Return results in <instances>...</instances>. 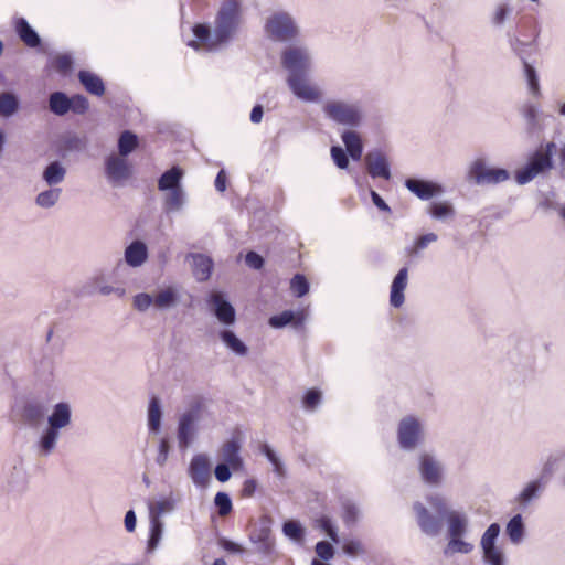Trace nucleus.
<instances>
[{"label":"nucleus","instance_id":"nucleus-1","mask_svg":"<svg viewBox=\"0 0 565 565\" xmlns=\"http://www.w3.org/2000/svg\"><path fill=\"white\" fill-rule=\"evenodd\" d=\"M280 63L288 72L286 82L295 97L305 103L322 100V90L308 77L312 68V54L308 46L299 44L285 47Z\"/></svg>","mask_w":565,"mask_h":565},{"label":"nucleus","instance_id":"nucleus-2","mask_svg":"<svg viewBox=\"0 0 565 565\" xmlns=\"http://www.w3.org/2000/svg\"><path fill=\"white\" fill-rule=\"evenodd\" d=\"M242 21L238 0H224L217 11L213 30L205 24L193 28L194 40L189 45L196 51H214L227 44L235 35Z\"/></svg>","mask_w":565,"mask_h":565},{"label":"nucleus","instance_id":"nucleus-3","mask_svg":"<svg viewBox=\"0 0 565 565\" xmlns=\"http://www.w3.org/2000/svg\"><path fill=\"white\" fill-rule=\"evenodd\" d=\"M72 424V407L66 402H60L53 406L47 416V426L40 434L34 447L36 455L45 458L52 455L57 446L61 431Z\"/></svg>","mask_w":565,"mask_h":565},{"label":"nucleus","instance_id":"nucleus-4","mask_svg":"<svg viewBox=\"0 0 565 565\" xmlns=\"http://www.w3.org/2000/svg\"><path fill=\"white\" fill-rule=\"evenodd\" d=\"M324 117L337 125L358 128L364 121V111L360 102H350L340 98L328 99L322 105Z\"/></svg>","mask_w":565,"mask_h":565},{"label":"nucleus","instance_id":"nucleus-5","mask_svg":"<svg viewBox=\"0 0 565 565\" xmlns=\"http://www.w3.org/2000/svg\"><path fill=\"white\" fill-rule=\"evenodd\" d=\"M128 269L122 260H118L109 270H99L95 273L88 280V285L93 290L102 296L114 295L118 298L126 296L125 280Z\"/></svg>","mask_w":565,"mask_h":565},{"label":"nucleus","instance_id":"nucleus-6","mask_svg":"<svg viewBox=\"0 0 565 565\" xmlns=\"http://www.w3.org/2000/svg\"><path fill=\"white\" fill-rule=\"evenodd\" d=\"M556 150L554 142H548L544 150L536 151L526 166L519 169L515 173V181L523 185L531 182L541 173L550 170L553 166L552 157Z\"/></svg>","mask_w":565,"mask_h":565},{"label":"nucleus","instance_id":"nucleus-7","mask_svg":"<svg viewBox=\"0 0 565 565\" xmlns=\"http://www.w3.org/2000/svg\"><path fill=\"white\" fill-rule=\"evenodd\" d=\"M266 35L277 42H289L299 35V28L287 12H275L265 23Z\"/></svg>","mask_w":565,"mask_h":565},{"label":"nucleus","instance_id":"nucleus-8","mask_svg":"<svg viewBox=\"0 0 565 565\" xmlns=\"http://www.w3.org/2000/svg\"><path fill=\"white\" fill-rule=\"evenodd\" d=\"M201 417L202 406L200 403L193 404L179 417L178 441L181 449H186L194 440Z\"/></svg>","mask_w":565,"mask_h":565},{"label":"nucleus","instance_id":"nucleus-9","mask_svg":"<svg viewBox=\"0 0 565 565\" xmlns=\"http://www.w3.org/2000/svg\"><path fill=\"white\" fill-rule=\"evenodd\" d=\"M501 527L498 523H492L483 532L480 539V547L482 551V558L488 565H504L505 556L502 547L497 542L500 535Z\"/></svg>","mask_w":565,"mask_h":565},{"label":"nucleus","instance_id":"nucleus-10","mask_svg":"<svg viewBox=\"0 0 565 565\" xmlns=\"http://www.w3.org/2000/svg\"><path fill=\"white\" fill-rule=\"evenodd\" d=\"M468 174L477 184H498L510 178L505 169L488 167L483 159L475 160L469 167Z\"/></svg>","mask_w":565,"mask_h":565},{"label":"nucleus","instance_id":"nucleus-11","mask_svg":"<svg viewBox=\"0 0 565 565\" xmlns=\"http://www.w3.org/2000/svg\"><path fill=\"white\" fill-rule=\"evenodd\" d=\"M418 471L427 484L439 486L444 480V463L430 452H422L418 456Z\"/></svg>","mask_w":565,"mask_h":565},{"label":"nucleus","instance_id":"nucleus-12","mask_svg":"<svg viewBox=\"0 0 565 565\" xmlns=\"http://www.w3.org/2000/svg\"><path fill=\"white\" fill-rule=\"evenodd\" d=\"M422 437L423 426L417 418L407 416L399 422L398 441L403 449H414Z\"/></svg>","mask_w":565,"mask_h":565},{"label":"nucleus","instance_id":"nucleus-13","mask_svg":"<svg viewBox=\"0 0 565 565\" xmlns=\"http://www.w3.org/2000/svg\"><path fill=\"white\" fill-rule=\"evenodd\" d=\"M46 413V403L39 398H28L19 407L21 420L31 427L40 425L44 420Z\"/></svg>","mask_w":565,"mask_h":565},{"label":"nucleus","instance_id":"nucleus-14","mask_svg":"<svg viewBox=\"0 0 565 565\" xmlns=\"http://www.w3.org/2000/svg\"><path fill=\"white\" fill-rule=\"evenodd\" d=\"M188 475L196 487L206 488L211 481L209 457L205 454L193 456L188 468Z\"/></svg>","mask_w":565,"mask_h":565},{"label":"nucleus","instance_id":"nucleus-15","mask_svg":"<svg viewBox=\"0 0 565 565\" xmlns=\"http://www.w3.org/2000/svg\"><path fill=\"white\" fill-rule=\"evenodd\" d=\"M216 319L225 324L233 326L236 321V311L234 307L225 299L224 295L220 291L211 292L207 300Z\"/></svg>","mask_w":565,"mask_h":565},{"label":"nucleus","instance_id":"nucleus-16","mask_svg":"<svg viewBox=\"0 0 565 565\" xmlns=\"http://www.w3.org/2000/svg\"><path fill=\"white\" fill-rule=\"evenodd\" d=\"M365 166L372 178L391 179L390 162L381 150H372L365 156Z\"/></svg>","mask_w":565,"mask_h":565},{"label":"nucleus","instance_id":"nucleus-17","mask_svg":"<svg viewBox=\"0 0 565 565\" xmlns=\"http://www.w3.org/2000/svg\"><path fill=\"white\" fill-rule=\"evenodd\" d=\"M416 520L422 532L428 536H437L441 530V519L429 513L420 502L414 503Z\"/></svg>","mask_w":565,"mask_h":565},{"label":"nucleus","instance_id":"nucleus-18","mask_svg":"<svg viewBox=\"0 0 565 565\" xmlns=\"http://www.w3.org/2000/svg\"><path fill=\"white\" fill-rule=\"evenodd\" d=\"M148 247L142 241L131 242L124 252V265L127 267L139 268L148 260Z\"/></svg>","mask_w":565,"mask_h":565},{"label":"nucleus","instance_id":"nucleus-19","mask_svg":"<svg viewBox=\"0 0 565 565\" xmlns=\"http://www.w3.org/2000/svg\"><path fill=\"white\" fill-rule=\"evenodd\" d=\"M130 170L127 160L124 157L110 156L106 161V174L114 184H119L127 180Z\"/></svg>","mask_w":565,"mask_h":565},{"label":"nucleus","instance_id":"nucleus-20","mask_svg":"<svg viewBox=\"0 0 565 565\" xmlns=\"http://www.w3.org/2000/svg\"><path fill=\"white\" fill-rule=\"evenodd\" d=\"M405 185L420 200H429L444 192L439 184L425 180L407 179Z\"/></svg>","mask_w":565,"mask_h":565},{"label":"nucleus","instance_id":"nucleus-21","mask_svg":"<svg viewBox=\"0 0 565 565\" xmlns=\"http://www.w3.org/2000/svg\"><path fill=\"white\" fill-rule=\"evenodd\" d=\"M220 457L223 463L231 466L232 470L238 471L244 467V461L241 456V445L236 439L227 440L220 449Z\"/></svg>","mask_w":565,"mask_h":565},{"label":"nucleus","instance_id":"nucleus-22","mask_svg":"<svg viewBox=\"0 0 565 565\" xmlns=\"http://www.w3.org/2000/svg\"><path fill=\"white\" fill-rule=\"evenodd\" d=\"M193 276L198 281H205L210 278L213 268L211 257L203 254H190L188 256Z\"/></svg>","mask_w":565,"mask_h":565},{"label":"nucleus","instance_id":"nucleus-23","mask_svg":"<svg viewBox=\"0 0 565 565\" xmlns=\"http://www.w3.org/2000/svg\"><path fill=\"white\" fill-rule=\"evenodd\" d=\"M407 280L408 269L404 267L398 270L391 286L390 303L395 308H399L404 303V291L407 287Z\"/></svg>","mask_w":565,"mask_h":565},{"label":"nucleus","instance_id":"nucleus-24","mask_svg":"<svg viewBox=\"0 0 565 565\" xmlns=\"http://www.w3.org/2000/svg\"><path fill=\"white\" fill-rule=\"evenodd\" d=\"M449 536H463L468 531L469 520L463 512L450 510L446 513Z\"/></svg>","mask_w":565,"mask_h":565},{"label":"nucleus","instance_id":"nucleus-25","mask_svg":"<svg viewBox=\"0 0 565 565\" xmlns=\"http://www.w3.org/2000/svg\"><path fill=\"white\" fill-rule=\"evenodd\" d=\"M179 290L174 286L161 288L154 296V307L158 310H169L174 308L179 302Z\"/></svg>","mask_w":565,"mask_h":565},{"label":"nucleus","instance_id":"nucleus-26","mask_svg":"<svg viewBox=\"0 0 565 565\" xmlns=\"http://www.w3.org/2000/svg\"><path fill=\"white\" fill-rule=\"evenodd\" d=\"M353 129L354 128L344 130L341 134V139L343 145L345 146L349 156L353 160H360L363 152L362 139L361 136Z\"/></svg>","mask_w":565,"mask_h":565},{"label":"nucleus","instance_id":"nucleus-27","mask_svg":"<svg viewBox=\"0 0 565 565\" xmlns=\"http://www.w3.org/2000/svg\"><path fill=\"white\" fill-rule=\"evenodd\" d=\"M545 482L542 481L540 478L530 481L518 494V497L515 498V502L521 508H526L533 500L540 497V492Z\"/></svg>","mask_w":565,"mask_h":565},{"label":"nucleus","instance_id":"nucleus-28","mask_svg":"<svg viewBox=\"0 0 565 565\" xmlns=\"http://www.w3.org/2000/svg\"><path fill=\"white\" fill-rule=\"evenodd\" d=\"M305 321V315L302 311H291L285 310L279 315L273 316L269 318V326L276 329L282 328L287 324H292L294 327H299Z\"/></svg>","mask_w":565,"mask_h":565},{"label":"nucleus","instance_id":"nucleus-29","mask_svg":"<svg viewBox=\"0 0 565 565\" xmlns=\"http://www.w3.org/2000/svg\"><path fill=\"white\" fill-rule=\"evenodd\" d=\"M223 344L238 356H245L248 353L247 345L231 330L224 329L218 332Z\"/></svg>","mask_w":565,"mask_h":565},{"label":"nucleus","instance_id":"nucleus-30","mask_svg":"<svg viewBox=\"0 0 565 565\" xmlns=\"http://www.w3.org/2000/svg\"><path fill=\"white\" fill-rule=\"evenodd\" d=\"M183 177V171L179 167H172L170 170L166 171L158 181V189L160 191H170L181 186V180Z\"/></svg>","mask_w":565,"mask_h":565},{"label":"nucleus","instance_id":"nucleus-31","mask_svg":"<svg viewBox=\"0 0 565 565\" xmlns=\"http://www.w3.org/2000/svg\"><path fill=\"white\" fill-rule=\"evenodd\" d=\"M66 175V168L60 161H53L43 170L42 179L49 186L62 183Z\"/></svg>","mask_w":565,"mask_h":565},{"label":"nucleus","instance_id":"nucleus-32","mask_svg":"<svg viewBox=\"0 0 565 565\" xmlns=\"http://www.w3.org/2000/svg\"><path fill=\"white\" fill-rule=\"evenodd\" d=\"M78 79L85 89L96 96H102L105 92V86L99 76L88 71H81Z\"/></svg>","mask_w":565,"mask_h":565},{"label":"nucleus","instance_id":"nucleus-33","mask_svg":"<svg viewBox=\"0 0 565 565\" xmlns=\"http://www.w3.org/2000/svg\"><path fill=\"white\" fill-rule=\"evenodd\" d=\"M15 31L20 39L30 47H36L41 42L39 34L23 18L17 20Z\"/></svg>","mask_w":565,"mask_h":565},{"label":"nucleus","instance_id":"nucleus-34","mask_svg":"<svg viewBox=\"0 0 565 565\" xmlns=\"http://www.w3.org/2000/svg\"><path fill=\"white\" fill-rule=\"evenodd\" d=\"M505 533L511 543L519 545L525 536V526L521 514L514 515L507 524Z\"/></svg>","mask_w":565,"mask_h":565},{"label":"nucleus","instance_id":"nucleus-35","mask_svg":"<svg viewBox=\"0 0 565 565\" xmlns=\"http://www.w3.org/2000/svg\"><path fill=\"white\" fill-rule=\"evenodd\" d=\"M162 409L160 399L153 396L148 405V427L151 433H159L161 428Z\"/></svg>","mask_w":565,"mask_h":565},{"label":"nucleus","instance_id":"nucleus-36","mask_svg":"<svg viewBox=\"0 0 565 565\" xmlns=\"http://www.w3.org/2000/svg\"><path fill=\"white\" fill-rule=\"evenodd\" d=\"M473 551V544L467 542L462 536H449V541L444 548V555L449 557L455 554H469Z\"/></svg>","mask_w":565,"mask_h":565},{"label":"nucleus","instance_id":"nucleus-37","mask_svg":"<svg viewBox=\"0 0 565 565\" xmlns=\"http://www.w3.org/2000/svg\"><path fill=\"white\" fill-rule=\"evenodd\" d=\"M49 108L56 116H64L70 111V97L63 92H54L49 97Z\"/></svg>","mask_w":565,"mask_h":565},{"label":"nucleus","instance_id":"nucleus-38","mask_svg":"<svg viewBox=\"0 0 565 565\" xmlns=\"http://www.w3.org/2000/svg\"><path fill=\"white\" fill-rule=\"evenodd\" d=\"M150 519L160 520V518L175 508V500L172 497L164 498L158 501L149 502Z\"/></svg>","mask_w":565,"mask_h":565},{"label":"nucleus","instance_id":"nucleus-39","mask_svg":"<svg viewBox=\"0 0 565 565\" xmlns=\"http://www.w3.org/2000/svg\"><path fill=\"white\" fill-rule=\"evenodd\" d=\"M185 202V193L183 188L170 190L164 199V206L168 212L180 211Z\"/></svg>","mask_w":565,"mask_h":565},{"label":"nucleus","instance_id":"nucleus-40","mask_svg":"<svg viewBox=\"0 0 565 565\" xmlns=\"http://www.w3.org/2000/svg\"><path fill=\"white\" fill-rule=\"evenodd\" d=\"M61 196V189L52 188L40 192L35 198V203L42 209H50L54 206Z\"/></svg>","mask_w":565,"mask_h":565},{"label":"nucleus","instance_id":"nucleus-41","mask_svg":"<svg viewBox=\"0 0 565 565\" xmlns=\"http://www.w3.org/2000/svg\"><path fill=\"white\" fill-rule=\"evenodd\" d=\"M138 146V138L129 130L124 131L118 140V150L121 157L131 153Z\"/></svg>","mask_w":565,"mask_h":565},{"label":"nucleus","instance_id":"nucleus-42","mask_svg":"<svg viewBox=\"0 0 565 565\" xmlns=\"http://www.w3.org/2000/svg\"><path fill=\"white\" fill-rule=\"evenodd\" d=\"M18 109V99L11 93L0 95V114L4 117L13 115Z\"/></svg>","mask_w":565,"mask_h":565},{"label":"nucleus","instance_id":"nucleus-43","mask_svg":"<svg viewBox=\"0 0 565 565\" xmlns=\"http://www.w3.org/2000/svg\"><path fill=\"white\" fill-rule=\"evenodd\" d=\"M428 212L436 220H445L455 215V210L448 202L433 203Z\"/></svg>","mask_w":565,"mask_h":565},{"label":"nucleus","instance_id":"nucleus-44","mask_svg":"<svg viewBox=\"0 0 565 565\" xmlns=\"http://www.w3.org/2000/svg\"><path fill=\"white\" fill-rule=\"evenodd\" d=\"M151 523V534L148 541V551L152 552L159 545L162 533H163V523L160 520L150 519Z\"/></svg>","mask_w":565,"mask_h":565},{"label":"nucleus","instance_id":"nucleus-45","mask_svg":"<svg viewBox=\"0 0 565 565\" xmlns=\"http://www.w3.org/2000/svg\"><path fill=\"white\" fill-rule=\"evenodd\" d=\"M561 456L550 455L543 463L540 479L546 483V481L554 475L558 468Z\"/></svg>","mask_w":565,"mask_h":565},{"label":"nucleus","instance_id":"nucleus-46","mask_svg":"<svg viewBox=\"0 0 565 565\" xmlns=\"http://www.w3.org/2000/svg\"><path fill=\"white\" fill-rule=\"evenodd\" d=\"M282 532L286 536L294 541H301L303 539V527L297 521H287L282 525Z\"/></svg>","mask_w":565,"mask_h":565},{"label":"nucleus","instance_id":"nucleus-47","mask_svg":"<svg viewBox=\"0 0 565 565\" xmlns=\"http://www.w3.org/2000/svg\"><path fill=\"white\" fill-rule=\"evenodd\" d=\"M214 504L217 508L220 516H226L232 511V500L225 492H217L214 498Z\"/></svg>","mask_w":565,"mask_h":565},{"label":"nucleus","instance_id":"nucleus-48","mask_svg":"<svg viewBox=\"0 0 565 565\" xmlns=\"http://www.w3.org/2000/svg\"><path fill=\"white\" fill-rule=\"evenodd\" d=\"M262 452L266 456V458L273 465L274 471L279 477H282L285 475L284 463L281 462L280 458L276 455V452L270 448V446L265 444L262 447Z\"/></svg>","mask_w":565,"mask_h":565},{"label":"nucleus","instance_id":"nucleus-49","mask_svg":"<svg viewBox=\"0 0 565 565\" xmlns=\"http://www.w3.org/2000/svg\"><path fill=\"white\" fill-rule=\"evenodd\" d=\"M523 66L529 88L533 95L537 96L540 94V84L536 72L526 61H523Z\"/></svg>","mask_w":565,"mask_h":565},{"label":"nucleus","instance_id":"nucleus-50","mask_svg":"<svg viewBox=\"0 0 565 565\" xmlns=\"http://www.w3.org/2000/svg\"><path fill=\"white\" fill-rule=\"evenodd\" d=\"M290 289L297 297H303L309 291V284L303 275L297 274L290 282Z\"/></svg>","mask_w":565,"mask_h":565},{"label":"nucleus","instance_id":"nucleus-51","mask_svg":"<svg viewBox=\"0 0 565 565\" xmlns=\"http://www.w3.org/2000/svg\"><path fill=\"white\" fill-rule=\"evenodd\" d=\"M132 306L136 310L145 312L154 306L153 296L147 292L137 294L132 299Z\"/></svg>","mask_w":565,"mask_h":565},{"label":"nucleus","instance_id":"nucleus-52","mask_svg":"<svg viewBox=\"0 0 565 565\" xmlns=\"http://www.w3.org/2000/svg\"><path fill=\"white\" fill-rule=\"evenodd\" d=\"M360 511L351 501L343 502V521L347 525L355 523L359 519Z\"/></svg>","mask_w":565,"mask_h":565},{"label":"nucleus","instance_id":"nucleus-53","mask_svg":"<svg viewBox=\"0 0 565 565\" xmlns=\"http://www.w3.org/2000/svg\"><path fill=\"white\" fill-rule=\"evenodd\" d=\"M330 152L331 158L338 168L347 169L349 167V158L344 149H342L340 146H333L331 147Z\"/></svg>","mask_w":565,"mask_h":565},{"label":"nucleus","instance_id":"nucleus-54","mask_svg":"<svg viewBox=\"0 0 565 565\" xmlns=\"http://www.w3.org/2000/svg\"><path fill=\"white\" fill-rule=\"evenodd\" d=\"M88 109V99L83 95H74L70 97V110L75 114H85Z\"/></svg>","mask_w":565,"mask_h":565},{"label":"nucleus","instance_id":"nucleus-55","mask_svg":"<svg viewBox=\"0 0 565 565\" xmlns=\"http://www.w3.org/2000/svg\"><path fill=\"white\" fill-rule=\"evenodd\" d=\"M437 239L438 236L435 233H427L425 235L419 236L414 244L412 253H419L420 250L425 249L430 243H435Z\"/></svg>","mask_w":565,"mask_h":565},{"label":"nucleus","instance_id":"nucleus-56","mask_svg":"<svg viewBox=\"0 0 565 565\" xmlns=\"http://www.w3.org/2000/svg\"><path fill=\"white\" fill-rule=\"evenodd\" d=\"M169 451H170L169 440L167 438H161L159 441L158 455L156 457V462L158 466L163 467L167 463L168 457H169Z\"/></svg>","mask_w":565,"mask_h":565},{"label":"nucleus","instance_id":"nucleus-57","mask_svg":"<svg viewBox=\"0 0 565 565\" xmlns=\"http://www.w3.org/2000/svg\"><path fill=\"white\" fill-rule=\"evenodd\" d=\"M56 71L66 74L72 70L73 60L67 54L57 55L53 63Z\"/></svg>","mask_w":565,"mask_h":565},{"label":"nucleus","instance_id":"nucleus-58","mask_svg":"<svg viewBox=\"0 0 565 565\" xmlns=\"http://www.w3.org/2000/svg\"><path fill=\"white\" fill-rule=\"evenodd\" d=\"M321 402V393L317 390H309L303 397V406L313 411Z\"/></svg>","mask_w":565,"mask_h":565},{"label":"nucleus","instance_id":"nucleus-59","mask_svg":"<svg viewBox=\"0 0 565 565\" xmlns=\"http://www.w3.org/2000/svg\"><path fill=\"white\" fill-rule=\"evenodd\" d=\"M511 9L507 4H499L492 14L491 21L494 25H502L510 14Z\"/></svg>","mask_w":565,"mask_h":565},{"label":"nucleus","instance_id":"nucleus-60","mask_svg":"<svg viewBox=\"0 0 565 565\" xmlns=\"http://www.w3.org/2000/svg\"><path fill=\"white\" fill-rule=\"evenodd\" d=\"M316 553L320 558L329 561L333 557L334 550L330 543L320 541L316 544Z\"/></svg>","mask_w":565,"mask_h":565},{"label":"nucleus","instance_id":"nucleus-61","mask_svg":"<svg viewBox=\"0 0 565 565\" xmlns=\"http://www.w3.org/2000/svg\"><path fill=\"white\" fill-rule=\"evenodd\" d=\"M429 505L440 515H444L446 516V513L448 512L447 511V507H446V502H445V499L438 494H435V495H430L428 497L427 499Z\"/></svg>","mask_w":565,"mask_h":565},{"label":"nucleus","instance_id":"nucleus-62","mask_svg":"<svg viewBox=\"0 0 565 565\" xmlns=\"http://www.w3.org/2000/svg\"><path fill=\"white\" fill-rule=\"evenodd\" d=\"M231 469H232L231 466L227 463H223V462L218 463L214 470L215 478L220 482L228 481L232 476Z\"/></svg>","mask_w":565,"mask_h":565},{"label":"nucleus","instance_id":"nucleus-63","mask_svg":"<svg viewBox=\"0 0 565 565\" xmlns=\"http://www.w3.org/2000/svg\"><path fill=\"white\" fill-rule=\"evenodd\" d=\"M320 527L327 533L331 541L334 543L339 542L338 533L329 518L320 519Z\"/></svg>","mask_w":565,"mask_h":565},{"label":"nucleus","instance_id":"nucleus-64","mask_svg":"<svg viewBox=\"0 0 565 565\" xmlns=\"http://www.w3.org/2000/svg\"><path fill=\"white\" fill-rule=\"evenodd\" d=\"M250 541L258 544L273 541L270 539V529L268 526L260 527L257 533L250 534Z\"/></svg>","mask_w":565,"mask_h":565}]
</instances>
